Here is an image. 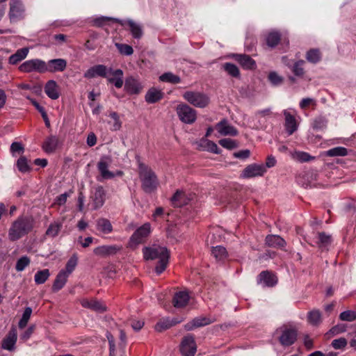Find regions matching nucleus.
Here are the masks:
<instances>
[{
    "mask_svg": "<svg viewBox=\"0 0 356 356\" xmlns=\"http://www.w3.org/2000/svg\"><path fill=\"white\" fill-rule=\"evenodd\" d=\"M63 227V221L54 220L47 227L45 235L50 238L56 237Z\"/></svg>",
    "mask_w": 356,
    "mask_h": 356,
    "instance_id": "c9c22d12",
    "label": "nucleus"
},
{
    "mask_svg": "<svg viewBox=\"0 0 356 356\" xmlns=\"http://www.w3.org/2000/svg\"><path fill=\"white\" fill-rule=\"evenodd\" d=\"M183 97L189 104L197 108H205L210 102L207 95L197 91H186L184 93Z\"/></svg>",
    "mask_w": 356,
    "mask_h": 356,
    "instance_id": "20e7f679",
    "label": "nucleus"
},
{
    "mask_svg": "<svg viewBox=\"0 0 356 356\" xmlns=\"http://www.w3.org/2000/svg\"><path fill=\"white\" fill-rule=\"evenodd\" d=\"M218 143L222 147L227 149H233L238 147L237 142L231 138H222Z\"/></svg>",
    "mask_w": 356,
    "mask_h": 356,
    "instance_id": "5fc2aeb1",
    "label": "nucleus"
},
{
    "mask_svg": "<svg viewBox=\"0 0 356 356\" xmlns=\"http://www.w3.org/2000/svg\"><path fill=\"white\" fill-rule=\"evenodd\" d=\"M143 253L145 260L159 259L158 264L155 267L157 274L159 275L165 270L170 257V253L166 247L158 245L145 247L143 249Z\"/></svg>",
    "mask_w": 356,
    "mask_h": 356,
    "instance_id": "f257e3e1",
    "label": "nucleus"
},
{
    "mask_svg": "<svg viewBox=\"0 0 356 356\" xmlns=\"http://www.w3.org/2000/svg\"><path fill=\"white\" fill-rule=\"evenodd\" d=\"M233 58L245 69L252 70L256 67L255 61L245 54H234Z\"/></svg>",
    "mask_w": 356,
    "mask_h": 356,
    "instance_id": "bb28decb",
    "label": "nucleus"
},
{
    "mask_svg": "<svg viewBox=\"0 0 356 356\" xmlns=\"http://www.w3.org/2000/svg\"><path fill=\"white\" fill-rule=\"evenodd\" d=\"M110 21L118 22V19L108 17H99L95 18L93 20V22L94 24L97 26H102Z\"/></svg>",
    "mask_w": 356,
    "mask_h": 356,
    "instance_id": "680f3d73",
    "label": "nucleus"
},
{
    "mask_svg": "<svg viewBox=\"0 0 356 356\" xmlns=\"http://www.w3.org/2000/svg\"><path fill=\"white\" fill-rule=\"evenodd\" d=\"M171 202L175 207H181L187 204L188 199L183 191L177 190L172 197Z\"/></svg>",
    "mask_w": 356,
    "mask_h": 356,
    "instance_id": "58836bf2",
    "label": "nucleus"
},
{
    "mask_svg": "<svg viewBox=\"0 0 356 356\" xmlns=\"http://www.w3.org/2000/svg\"><path fill=\"white\" fill-rule=\"evenodd\" d=\"M108 116L111 118V120L108 122L111 124V129L112 131H118L122 127V122L120 120L119 115L116 112H110Z\"/></svg>",
    "mask_w": 356,
    "mask_h": 356,
    "instance_id": "a19ab883",
    "label": "nucleus"
},
{
    "mask_svg": "<svg viewBox=\"0 0 356 356\" xmlns=\"http://www.w3.org/2000/svg\"><path fill=\"white\" fill-rule=\"evenodd\" d=\"M31 314L32 309L29 307H26L18 324L19 328L22 329L26 327Z\"/></svg>",
    "mask_w": 356,
    "mask_h": 356,
    "instance_id": "603ef678",
    "label": "nucleus"
},
{
    "mask_svg": "<svg viewBox=\"0 0 356 356\" xmlns=\"http://www.w3.org/2000/svg\"><path fill=\"white\" fill-rule=\"evenodd\" d=\"M138 175L141 187L145 193H150L156 190L159 181L156 173L151 168L143 163H139Z\"/></svg>",
    "mask_w": 356,
    "mask_h": 356,
    "instance_id": "f03ea898",
    "label": "nucleus"
},
{
    "mask_svg": "<svg viewBox=\"0 0 356 356\" xmlns=\"http://www.w3.org/2000/svg\"><path fill=\"white\" fill-rule=\"evenodd\" d=\"M163 97V92L157 88H151L147 92L145 99L148 104H154L161 100Z\"/></svg>",
    "mask_w": 356,
    "mask_h": 356,
    "instance_id": "473e14b6",
    "label": "nucleus"
},
{
    "mask_svg": "<svg viewBox=\"0 0 356 356\" xmlns=\"http://www.w3.org/2000/svg\"><path fill=\"white\" fill-rule=\"evenodd\" d=\"M32 229L33 223L29 218H18L9 229L8 238L11 241H17L29 234Z\"/></svg>",
    "mask_w": 356,
    "mask_h": 356,
    "instance_id": "7ed1b4c3",
    "label": "nucleus"
},
{
    "mask_svg": "<svg viewBox=\"0 0 356 356\" xmlns=\"http://www.w3.org/2000/svg\"><path fill=\"white\" fill-rule=\"evenodd\" d=\"M109 74L107 80L109 83H113L117 88L123 86V71L120 69L113 70L109 68Z\"/></svg>",
    "mask_w": 356,
    "mask_h": 356,
    "instance_id": "4be33fe9",
    "label": "nucleus"
},
{
    "mask_svg": "<svg viewBox=\"0 0 356 356\" xmlns=\"http://www.w3.org/2000/svg\"><path fill=\"white\" fill-rule=\"evenodd\" d=\"M179 120L185 124H193L197 118V112L187 104H179L176 108Z\"/></svg>",
    "mask_w": 356,
    "mask_h": 356,
    "instance_id": "6e6552de",
    "label": "nucleus"
},
{
    "mask_svg": "<svg viewBox=\"0 0 356 356\" xmlns=\"http://www.w3.org/2000/svg\"><path fill=\"white\" fill-rule=\"evenodd\" d=\"M265 241L268 246L272 248H282L286 245V241L278 235H268Z\"/></svg>",
    "mask_w": 356,
    "mask_h": 356,
    "instance_id": "f704fd0d",
    "label": "nucleus"
},
{
    "mask_svg": "<svg viewBox=\"0 0 356 356\" xmlns=\"http://www.w3.org/2000/svg\"><path fill=\"white\" fill-rule=\"evenodd\" d=\"M332 236L325 232H318L312 241V245L323 250L331 244Z\"/></svg>",
    "mask_w": 356,
    "mask_h": 356,
    "instance_id": "a211bd4d",
    "label": "nucleus"
},
{
    "mask_svg": "<svg viewBox=\"0 0 356 356\" xmlns=\"http://www.w3.org/2000/svg\"><path fill=\"white\" fill-rule=\"evenodd\" d=\"M143 86L141 83L136 79L130 76L126 79L124 83V90L130 95L139 94Z\"/></svg>",
    "mask_w": 356,
    "mask_h": 356,
    "instance_id": "f3484780",
    "label": "nucleus"
},
{
    "mask_svg": "<svg viewBox=\"0 0 356 356\" xmlns=\"http://www.w3.org/2000/svg\"><path fill=\"white\" fill-rule=\"evenodd\" d=\"M115 46L118 48L120 53L123 55L130 56L134 53L133 48L131 47V46L129 44L116 43Z\"/></svg>",
    "mask_w": 356,
    "mask_h": 356,
    "instance_id": "13d9d810",
    "label": "nucleus"
},
{
    "mask_svg": "<svg viewBox=\"0 0 356 356\" xmlns=\"http://www.w3.org/2000/svg\"><path fill=\"white\" fill-rule=\"evenodd\" d=\"M26 17L25 6L22 0H10L8 17L11 23L22 20Z\"/></svg>",
    "mask_w": 356,
    "mask_h": 356,
    "instance_id": "39448f33",
    "label": "nucleus"
},
{
    "mask_svg": "<svg viewBox=\"0 0 356 356\" xmlns=\"http://www.w3.org/2000/svg\"><path fill=\"white\" fill-rule=\"evenodd\" d=\"M159 80L163 82L179 83L181 81L180 77L171 73L165 72L159 76Z\"/></svg>",
    "mask_w": 356,
    "mask_h": 356,
    "instance_id": "c03bdc74",
    "label": "nucleus"
},
{
    "mask_svg": "<svg viewBox=\"0 0 356 356\" xmlns=\"http://www.w3.org/2000/svg\"><path fill=\"white\" fill-rule=\"evenodd\" d=\"M30 264V259L28 257L24 256L19 258L16 263L15 268L17 271H22Z\"/></svg>",
    "mask_w": 356,
    "mask_h": 356,
    "instance_id": "4d7b16f0",
    "label": "nucleus"
},
{
    "mask_svg": "<svg viewBox=\"0 0 356 356\" xmlns=\"http://www.w3.org/2000/svg\"><path fill=\"white\" fill-rule=\"evenodd\" d=\"M296 159L301 162L309 161L314 159V157L310 156L308 153L304 152H296Z\"/></svg>",
    "mask_w": 356,
    "mask_h": 356,
    "instance_id": "0e129e2a",
    "label": "nucleus"
},
{
    "mask_svg": "<svg viewBox=\"0 0 356 356\" xmlns=\"http://www.w3.org/2000/svg\"><path fill=\"white\" fill-rule=\"evenodd\" d=\"M112 163V159L109 156H104L100 158L97 163V169L104 179H111L115 177L114 172L108 170Z\"/></svg>",
    "mask_w": 356,
    "mask_h": 356,
    "instance_id": "9d476101",
    "label": "nucleus"
},
{
    "mask_svg": "<svg viewBox=\"0 0 356 356\" xmlns=\"http://www.w3.org/2000/svg\"><path fill=\"white\" fill-rule=\"evenodd\" d=\"M322 58L321 53L318 49H312L306 54V59L311 63L316 64L318 63Z\"/></svg>",
    "mask_w": 356,
    "mask_h": 356,
    "instance_id": "ea45409f",
    "label": "nucleus"
},
{
    "mask_svg": "<svg viewBox=\"0 0 356 356\" xmlns=\"http://www.w3.org/2000/svg\"><path fill=\"white\" fill-rule=\"evenodd\" d=\"M33 330H34V326L33 325L30 326L20 336V339L24 341L28 340L31 337V334H33Z\"/></svg>",
    "mask_w": 356,
    "mask_h": 356,
    "instance_id": "774afa93",
    "label": "nucleus"
},
{
    "mask_svg": "<svg viewBox=\"0 0 356 356\" xmlns=\"http://www.w3.org/2000/svg\"><path fill=\"white\" fill-rule=\"evenodd\" d=\"M96 229L102 234H109L113 230L111 221L104 218H100L96 220Z\"/></svg>",
    "mask_w": 356,
    "mask_h": 356,
    "instance_id": "cd10ccee",
    "label": "nucleus"
},
{
    "mask_svg": "<svg viewBox=\"0 0 356 356\" xmlns=\"http://www.w3.org/2000/svg\"><path fill=\"white\" fill-rule=\"evenodd\" d=\"M279 334L278 340L283 346H289L295 343L297 339V330L292 327L283 326L276 330Z\"/></svg>",
    "mask_w": 356,
    "mask_h": 356,
    "instance_id": "0eeeda50",
    "label": "nucleus"
},
{
    "mask_svg": "<svg viewBox=\"0 0 356 356\" xmlns=\"http://www.w3.org/2000/svg\"><path fill=\"white\" fill-rule=\"evenodd\" d=\"M339 318L343 321H353L356 319V312L351 310H347L341 312Z\"/></svg>",
    "mask_w": 356,
    "mask_h": 356,
    "instance_id": "6e6d98bb",
    "label": "nucleus"
},
{
    "mask_svg": "<svg viewBox=\"0 0 356 356\" xmlns=\"http://www.w3.org/2000/svg\"><path fill=\"white\" fill-rule=\"evenodd\" d=\"M92 209L96 210L101 208L105 202V191L102 186L97 187L91 196Z\"/></svg>",
    "mask_w": 356,
    "mask_h": 356,
    "instance_id": "412c9836",
    "label": "nucleus"
},
{
    "mask_svg": "<svg viewBox=\"0 0 356 356\" xmlns=\"http://www.w3.org/2000/svg\"><path fill=\"white\" fill-rule=\"evenodd\" d=\"M346 345H347V340L343 337L334 339L332 341V346L334 349H337V350L342 349V348H345L346 346Z\"/></svg>",
    "mask_w": 356,
    "mask_h": 356,
    "instance_id": "e2e57ef3",
    "label": "nucleus"
},
{
    "mask_svg": "<svg viewBox=\"0 0 356 356\" xmlns=\"http://www.w3.org/2000/svg\"><path fill=\"white\" fill-rule=\"evenodd\" d=\"M283 114L285 118L284 127L289 135H292L298 129V123L295 118L296 112L293 109L284 110Z\"/></svg>",
    "mask_w": 356,
    "mask_h": 356,
    "instance_id": "f8f14e48",
    "label": "nucleus"
},
{
    "mask_svg": "<svg viewBox=\"0 0 356 356\" xmlns=\"http://www.w3.org/2000/svg\"><path fill=\"white\" fill-rule=\"evenodd\" d=\"M268 79L272 84L277 86L282 82V79L276 72H270L268 75Z\"/></svg>",
    "mask_w": 356,
    "mask_h": 356,
    "instance_id": "69168bd1",
    "label": "nucleus"
},
{
    "mask_svg": "<svg viewBox=\"0 0 356 356\" xmlns=\"http://www.w3.org/2000/svg\"><path fill=\"white\" fill-rule=\"evenodd\" d=\"M67 67V61L63 58H55L46 63L47 72L54 73L63 72Z\"/></svg>",
    "mask_w": 356,
    "mask_h": 356,
    "instance_id": "6ab92c4d",
    "label": "nucleus"
},
{
    "mask_svg": "<svg viewBox=\"0 0 356 356\" xmlns=\"http://www.w3.org/2000/svg\"><path fill=\"white\" fill-rule=\"evenodd\" d=\"M200 149L210 152L214 154H220L221 151L218 145L213 141L207 138H202L197 143Z\"/></svg>",
    "mask_w": 356,
    "mask_h": 356,
    "instance_id": "393cba45",
    "label": "nucleus"
},
{
    "mask_svg": "<svg viewBox=\"0 0 356 356\" xmlns=\"http://www.w3.org/2000/svg\"><path fill=\"white\" fill-rule=\"evenodd\" d=\"M347 325L345 324H338L332 327L327 333L328 337H332L346 331Z\"/></svg>",
    "mask_w": 356,
    "mask_h": 356,
    "instance_id": "49530a36",
    "label": "nucleus"
},
{
    "mask_svg": "<svg viewBox=\"0 0 356 356\" xmlns=\"http://www.w3.org/2000/svg\"><path fill=\"white\" fill-rule=\"evenodd\" d=\"M181 321V320H177L175 318H162L155 325L154 328L157 332H162L165 330L169 329L172 326L180 323Z\"/></svg>",
    "mask_w": 356,
    "mask_h": 356,
    "instance_id": "7c9ffc66",
    "label": "nucleus"
},
{
    "mask_svg": "<svg viewBox=\"0 0 356 356\" xmlns=\"http://www.w3.org/2000/svg\"><path fill=\"white\" fill-rule=\"evenodd\" d=\"M77 257L76 255H73L70 257V259L67 261L65 268L62 269V271H64L66 274L70 275L75 269V267L77 265Z\"/></svg>",
    "mask_w": 356,
    "mask_h": 356,
    "instance_id": "a18cd8bd",
    "label": "nucleus"
},
{
    "mask_svg": "<svg viewBox=\"0 0 356 356\" xmlns=\"http://www.w3.org/2000/svg\"><path fill=\"white\" fill-rule=\"evenodd\" d=\"M19 70L24 73L33 72L45 73L47 72L46 62L38 58L28 60L19 65Z\"/></svg>",
    "mask_w": 356,
    "mask_h": 356,
    "instance_id": "423d86ee",
    "label": "nucleus"
},
{
    "mask_svg": "<svg viewBox=\"0 0 356 356\" xmlns=\"http://www.w3.org/2000/svg\"><path fill=\"white\" fill-rule=\"evenodd\" d=\"M60 145L59 139L56 136H49L44 141L42 147V149L48 154L54 152Z\"/></svg>",
    "mask_w": 356,
    "mask_h": 356,
    "instance_id": "5701e85b",
    "label": "nucleus"
},
{
    "mask_svg": "<svg viewBox=\"0 0 356 356\" xmlns=\"http://www.w3.org/2000/svg\"><path fill=\"white\" fill-rule=\"evenodd\" d=\"M216 129L221 136H235L238 133L237 129L232 126L226 119H223L217 123Z\"/></svg>",
    "mask_w": 356,
    "mask_h": 356,
    "instance_id": "dca6fc26",
    "label": "nucleus"
},
{
    "mask_svg": "<svg viewBox=\"0 0 356 356\" xmlns=\"http://www.w3.org/2000/svg\"><path fill=\"white\" fill-rule=\"evenodd\" d=\"M17 167L18 170L23 172H28L31 170V167L28 163V160L25 156H21L17 161Z\"/></svg>",
    "mask_w": 356,
    "mask_h": 356,
    "instance_id": "8fccbe9b",
    "label": "nucleus"
},
{
    "mask_svg": "<svg viewBox=\"0 0 356 356\" xmlns=\"http://www.w3.org/2000/svg\"><path fill=\"white\" fill-rule=\"evenodd\" d=\"M308 321L314 325H318L321 322V315L320 312L318 310L310 312L308 314Z\"/></svg>",
    "mask_w": 356,
    "mask_h": 356,
    "instance_id": "864d4df0",
    "label": "nucleus"
},
{
    "mask_svg": "<svg viewBox=\"0 0 356 356\" xmlns=\"http://www.w3.org/2000/svg\"><path fill=\"white\" fill-rule=\"evenodd\" d=\"M24 152V147L22 144L19 142H14L10 145V152L13 156H16L17 154H23Z\"/></svg>",
    "mask_w": 356,
    "mask_h": 356,
    "instance_id": "bf43d9fd",
    "label": "nucleus"
},
{
    "mask_svg": "<svg viewBox=\"0 0 356 356\" xmlns=\"http://www.w3.org/2000/svg\"><path fill=\"white\" fill-rule=\"evenodd\" d=\"M121 249L122 247L117 245H104L95 248L93 252L97 256L105 257L115 254Z\"/></svg>",
    "mask_w": 356,
    "mask_h": 356,
    "instance_id": "2eb2a0df",
    "label": "nucleus"
},
{
    "mask_svg": "<svg viewBox=\"0 0 356 356\" xmlns=\"http://www.w3.org/2000/svg\"><path fill=\"white\" fill-rule=\"evenodd\" d=\"M211 252L218 261H224L228 257V252L226 248L222 245L213 247Z\"/></svg>",
    "mask_w": 356,
    "mask_h": 356,
    "instance_id": "4c0bfd02",
    "label": "nucleus"
},
{
    "mask_svg": "<svg viewBox=\"0 0 356 356\" xmlns=\"http://www.w3.org/2000/svg\"><path fill=\"white\" fill-rule=\"evenodd\" d=\"M69 276L70 275L66 274L64 271L60 270L54 280L52 286V290L54 291H58L60 290L65 285Z\"/></svg>",
    "mask_w": 356,
    "mask_h": 356,
    "instance_id": "e433bc0d",
    "label": "nucleus"
},
{
    "mask_svg": "<svg viewBox=\"0 0 356 356\" xmlns=\"http://www.w3.org/2000/svg\"><path fill=\"white\" fill-rule=\"evenodd\" d=\"M151 232V225L146 222L138 228L131 236V241L136 244L143 243Z\"/></svg>",
    "mask_w": 356,
    "mask_h": 356,
    "instance_id": "ddd939ff",
    "label": "nucleus"
},
{
    "mask_svg": "<svg viewBox=\"0 0 356 356\" xmlns=\"http://www.w3.org/2000/svg\"><path fill=\"white\" fill-rule=\"evenodd\" d=\"M223 69L232 76L238 77L240 75L239 70L234 64L225 63Z\"/></svg>",
    "mask_w": 356,
    "mask_h": 356,
    "instance_id": "3c124183",
    "label": "nucleus"
},
{
    "mask_svg": "<svg viewBox=\"0 0 356 356\" xmlns=\"http://www.w3.org/2000/svg\"><path fill=\"white\" fill-rule=\"evenodd\" d=\"M81 305L83 307L89 308L98 312H104L106 310V307L103 302L95 300H83Z\"/></svg>",
    "mask_w": 356,
    "mask_h": 356,
    "instance_id": "72a5a7b5",
    "label": "nucleus"
},
{
    "mask_svg": "<svg viewBox=\"0 0 356 356\" xmlns=\"http://www.w3.org/2000/svg\"><path fill=\"white\" fill-rule=\"evenodd\" d=\"M44 92L51 99H57L60 97L58 84L54 80H49L46 83Z\"/></svg>",
    "mask_w": 356,
    "mask_h": 356,
    "instance_id": "c85d7f7f",
    "label": "nucleus"
},
{
    "mask_svg": "<svg viewBox=\"0 0 356 356\" xmlns=\"http://www.w3.org/2000/svg\"><path fill=\"white\" fill-rule=\"evenodd\" d=\"M211 321L209 318L204 316H198L193 318L191 321L187 323L184 327L186 330L190 331L195 328L202 327L210 324Z\"/></svg>",
    "mask_w": 356,
    "mask_h": 356,
    "instance_id": "c756f323",
    "label": "nucleus"
},
{
    "mask_svg": "<svg viewBox=\"0 0 356 356\" xmlns=\"http://www.w3.org/2000/svg\"><path fill=\"white\" fill-rule=\"evenodd\" d=\"M49 275L50 273L48 269L39 270L35 273L34 276V280L36 284H42L46 282V280L49 278Z\"/></svg>",
    "mask_w": 356,
    "mask_h": 356,
    "instance_id": "37998d69",
    "label": "nucleus"
},
{
    "mask_svg": "<svg viewBox=\"0 0 356 356\" xmlns=\"http://www.w3.org/2000/svg\"><path fill=\"white\" fill-rule=\"evenodd\" d=\"M189 295L186 291H179L175 293L172 304L176 308H182L187 305L189 301Z\"/></svg>",
    "mask_w": 356,
    "mask_h": 356,
    "instance_id": "a878e982",
    "label": "nucleus"
},
{
    "mask_svg": "<svg viewBox=\"0 0 356 356\" xmlns=\"http://www.w3.org/2000/svg\"><path fill=\"white\" fill-rule=\"evenodd\" d=\"M197 350L195 339L192 335H187L182 339L180 351L183 356H194Z\"/></svg>",
    "mask_w": 356,
    "mask_h": 356,
    "instance_id": "9b49d317",
    "label": "nucleus"
},
{
    "mask_svg": "<svg viewBox=\"0 0 356 356\" xmlns=\"http://www.w3.org/2000/svg\"><path fill=\"white\" fill-rule=\"evenodd\" d=\"M280 40V35L278 32H271L266 38V43L270 47H275Z\"/></svg>",
    "mask_w": 356,
    "mask_h": 356,
    "instance_id": "de8ad7c7",
    "label": "nucleus"
},
{
    "mask_svg": "<svg viewBox=\"0 0 356 356\" xmlns=\"http://www.w3.org/2000/svg\"><path fill=\"white\" fill-rule=\"evenodd\" d=\"M257 281L264 286L273 287L277 284V279L274 274L268 271H262L259 275Z\"/></svg>",
    "mask_w": 356,
    "mask_h": 356,
    "instance_id": "aec40b11",
    "label": "nucleus"
},
{
    "mask_svg": "<svg viewBox=\"0 0 356 356\" xmlns=\"http://www.w3.org/2000/svg\"><path fill=\"white\" fill-rule=\"evenodd\" d=\"M127 24L129 26L131 33L134 38L139 39L142 37L143 31L140 25L131 19L127 21Z\"/></svg>",
    "mask_w": 356,
    "mask_h": 356,
    "instance_id": "79ce46f5",
    "label": "nucleus"
},
{
    "mask_svg": "<svg viewBox=\"0 0 356 356\" xmlns=\"http://www.w3.org/2000/svg\"><path fill=\"white\" fill-rule=\"evenodd\" d=\"M109 74V68L104 65H97L89 68L85 73L84 77L87 79H92L96 76L108 78Z\"/></svg>",
    "mask_w": 356,
    "mask_h": 356,
    "instance_id": "4468645a",
    "label": "nucleus"
},
{
    "mask_svg": "<svg viewBox=\"0 0 356 356\" xmlns=\"http://www.w3.org/2000/svg\"><path fill=\"white\" fill-rule=\"evenodd\" d=\"M305 61L302 60L297 61L293 66V72L298 76H302L304 74V69L302 67Z\"/></svg>",
    "mask_w": 356,
    "mask_h": 356,
    "instance_id": "052dcab7",
    "label": "nucleus"
},
{
    "mask_svg": "<svg viewBox=\"0 0 356 356\" xmlns=\"http://www.w3.org/2000/svg\"><path fill=\"white\" fill-rule=\"evenodd\" d=\"M17 334L15 328L12 329L2 341V348L5 350H13L17 341Z\"/></svg>",
    "mask_w": 356,
    "mask_h": 356,
    "instance_id": "b1692460",
    "label": "nucleus"
},
{
    "mask_svg": "<svg viewBox=\"0 0 356 356\" xmlns=\"http://www.w3.org/2000/svg\"><path fill=\"white\" fill-rule=\"evenodd\" d=\"M266 172V168L263 164L253 163L248 165L243 170L241 177L243 179H249L255 177H261Z\"/></svg>",
    "mask_w": 356,
    "mask_h": 356,
    "instance_id": "1a4fd4ad",
    "label": "nucleus"
},
{
    "mask_svg": "<svg viewBox=\"0 0 356 356\" xmlns=\"http://www.w3.org/2000/svg\"><path fill=\"white\" fill-rule=\"evenodd\" d=\"M326 154L329 156H343L348 154V150L343 147H337L327 150Z\"/></svg>",
    "mask_w": 356,
    "mask_h": 356,
    "instance_id": "09e8293b",
    "label": "nucleus"
},
{
    "mask_svg": "<svg viewBox=\"0 0 356 356\" xmlns=\"http://www.w3.org/2000/svg\"><path fill=\"white\" fill-rule=\"evenodd\" d=\"M250 155V152L248 149H243L234 153V156L241 159H245Z\"/></svg>",
    "mask_w": 356,
    "mask_h": 356,
    "instance_id": "338daca9",
    "label": "nucleus"
},
{
    "mask_svg": "<svg viewBox=\"0 0 356 356\" xmlns=\"http://www.w3.org/2000/svg\"><path fill=\"white\" fill-rule=\"evenodd\" d=\"M29 49L27 47L19 49L16 52L8 58V63L10 65H16L26 58Z\"/></svg>",
    "mask_w": 356,
    "mask_h": 356,
    "instance_id": "2f4dec72",
    "label": "nucleus"
}]
</instances>
